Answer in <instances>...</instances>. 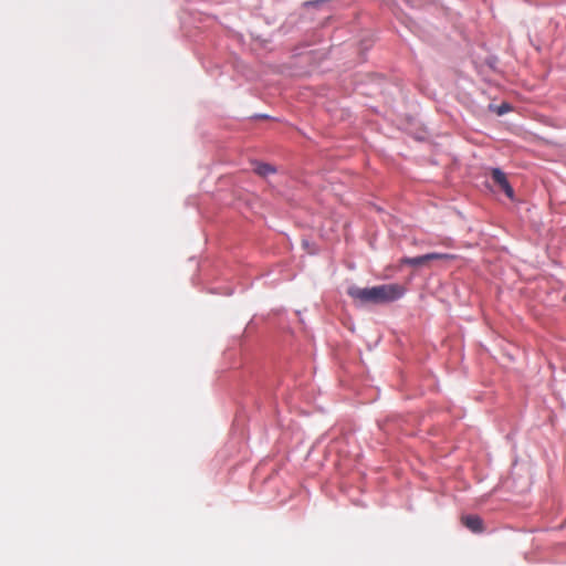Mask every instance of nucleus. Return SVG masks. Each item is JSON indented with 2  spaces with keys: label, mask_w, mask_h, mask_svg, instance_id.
I'll use <instances>...</instances> for the list:
<instances>
[{
  "label": "nucleus",
  "mask_w": 566,
  "mask_h": 566,
  "mask_svg": "<svg viewBox=\"0 0 566 566\" xmlns=\"http://www.w3.org/2000/svg\"><path fill=\"white\" fill-rule=\"evenodd\" d=\"M428 262L427 254L416 256V258H403L401 259V264H408L412 266H421Z\"/></svg>",
  "instance_id": "nucleus-4"
},
{
  "label": "nucleus",
  "mask_w": 566,
  "mask_h": 566,
  "mask_svg": "<svg viewBox=\"0 0 566 566\" xmlns=\"http://www.w3.org/2000/svg\"><path fill=\"white\" fill-rule=\"evenodd\" d=\"M427 258H428V261H430V260H453V259H455V255L448 254V253H428Z\"/></svg>",
  "instance_id": "nucleus-6"
},
{
  "label": "nucleus",
  "mask_w": 566,
  "mask_h": 566,
  "mask_svg": "<svg viewBox=\"0 0 566 566\" xmlns=\"http://www.w3.org/2000/svg\"><path fill=\"white\" fill-rule=\"evenodd\" d=\"M405 293V289L397 284H381L373 287H359L356 285L347 289V294L357 305L384 304L398 300Z\"/></svg>",
  "instance_id": "nucleus-1"
},
{
  "label": "nucleus",
  "mask_w": 566,
  "mask_h": 566,
  "mask_svg": "<svg viewBox=\"0 0 566 566\" xmlns=\"http://www.w3.org/2000/svg\"><path fill=\"white\" fill-rule=\"evenodd\" d=\"M461 522L473 533H481L483 531V521L478 515L462 516Z\"/></svg>",
  "instance_id": "nucleus-3"
},
{
  "label": "nucleus",
  "mask_w": 566,
  "mask_h": 566,
  "mask_svg": "<svg viewBox=\"0 0 566 566\" xmlns=\"http://www.w3.org/2000/svg\"><path fill=\"white\" fill-rule=\"evenodd\" d=\"M492 179L493 181L505 192V195L510 198H514V190L511 187L506 175L499 168L492 169Z\"/></svg>",
  "instance_id": "nucleus-2"
},
{
  "label": "nucleus",
  "mask_w": 566,
  "mask_h": 566,
  "mask_svg": "<svg viewBox=\"0 0 566 566\" xmlns=\"http://www.w3.org/2000/svg\"><path fill=\"white\" fill-rule=\"evenodd\" d=\"M254 171L261 177H266L274 174L276 170L272 165L260 163L255 166Z\"/></svg>",
  "instance_id": "nucleus-5"
},
{
  "label": "nucleus",
  "mask_w": 566,
  "mask_h": 566,
  "mask_svg": "<svg viewBox=\"0 0 566 566\" xmlns=\"http://www.w3.org/2000/svg\"><path fill=\"white\" fill-rule=\"evenodd\" d=\"M507 109H509V106H507V105H505V104H503V105L500 107V109H499V114H500V115H502V114H504Z\"/></svg>",
  "instance_id": "nucleus-7"
}]
</instances>
